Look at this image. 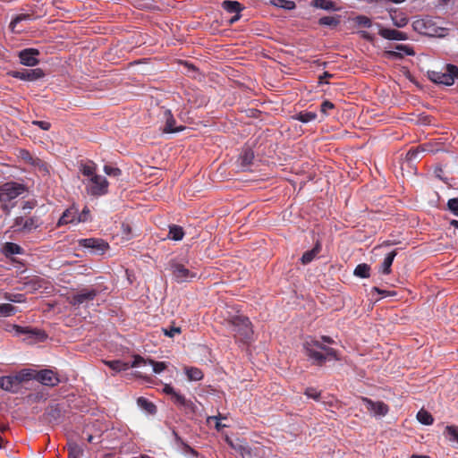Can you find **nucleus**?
<instances>
[{"label": "nucleus", "instance_id": "393cba45", "mask_svg": "<svg viewBox=\"0 0 458 458\" xmlns=\"http://www.w3.org/2000/svg\"><path fill=\"white\" fill-rule=\"evenodd\" d=\"M397 255V250H394L389 252L386 258L384 259L383 263L379 268V271L384 275H389L391 273V266L394 262L395 256Z\"/></svg>", "mask_w": 458, "mask_h": 458}, {"label": "nucleus", "instance_id": "de8ad7c7", "mask_svg": "<svg viewBox=\"0 0 458 458\" xmlns=\"http://www.w3.org/2000/svg\"><path fill=\"white\" fill-rule=\"evenodd\" d=\"M354 21L357 25L363 28H370L372 25L371 20L365 15H358L354 18Z\"/></svg>", "mask_w": 458, "mask_h": 458}, {"label": "nucleus", "instance_id": "2f4dec72", "mask_svg": "<svg viewBox=\"0 0 458 458\" xmlns=\"http://www.w3.org/2000/svg\"><path fill=\"white\" fill-rule=\"evenodd\" d=\"M320 250L321 245L319 242H317L312 250L303 253L301 259V263L304 265L310 263L315 259V257L320 252Z\"/></svg>", "mask_w": 458, "mask_h": 458}, {"label": "nucleus", "instance_id": "6e6552de", "mask_svg": "<svg viewBox=\"0 0 458 458\" xmlns=\"http://www.w3.org/2000/svg\"><path fill=\"white\" fill-rule=\"evenodd\" d=\"M77 242L80 247L89 249L91 254L102 255L109 249V244L100 238L79 239Z\"/></svg>", "mask_w": 458, "mask_h": 458}, {"label": "nucleus", "instance_id": "1a4fd4ad", "mask_svg": "<svg viewBox=\"0 0 458 458\" xmlns=\"http://www.w3.org/2000/svg\"><path fill=\"white\" fill-rule=\"evenodd\" d=\"M35 379L42 385L51 387L57 386L61 382L58 374L49 369L35 370Z\"/></svg>", "mask_w": 458, "mask_h": 458}, {"label": "nucleus", "instance_id": "7ed1b4c3", "mask_svg": "<svg viewBox=\"0 0 458 458\" xmlns=\"http://www.w3.org/2000/svg\"><path fill=\"white\" fill-rule=\"evenodd\" d=\"M228 326L236 341L249 344L252 340L253 330L247 317L234 316L228 321Z\"/></svg>", "mask_w": 458, "mask_h": 458}, {"label": "nucleus", "instance_id": "49530a36", "mask_svg": "<svg viewBox=\"0 0 458 458\" xmlns=\"http://www.w3.org/2000/svg\"><path fill=\"white\" fill-rule=\"evenodd\" d=\"M4 298L11 302L21 303L25 301V296L21 293H5Z\"/></svg>", "mask_w": 458, "mask_h": 458}, {"label": "nucleus", "instance_id": "5701e85b", "mask_svg": "<svg viewBox=\"0 0 458 458\" xmlns=\"http://www.w3.org/2000/svg\"><path fill=\"white\" fill-rule=\"evenodd\" d=\"M30 165H32L42 176L50 175L51 165L45 160L36 157Z\"/></svg>", "mask_w": 458, "mask_h": 458}, {"label": "nucleus", "instance_id": "58836bf2", "mask_svg": "<svg viewBox=\"0 0 458 458\" xmlns=\"http://www.w3.org/2000/svg\"><path fill=\"white\" fill-rule=\"evenodd\" d=\"M370 267L366 263L359 264L354 269V276L360 278H369V277Z\"/></svg>", "mask_w": 458, "mask_h": 458}, {"label": "nucleus", "instance_id": "f257e3e1", "mask_svg": "<svg viewBox=\"0 0 458 458\" xmlns=\"http://www.w3.org/2000/svg\"><path fill=\"white\" fill-rule=\"evenodd\" d=\"M304 353L313 365L323 366L327 360H339L337 352L320 341L308 337L303 343Z\"/></svg>", "mask_w": 458, "mask_h": 458}, {"label": "nucleus", "instance_id": "e2e57ef3", "mask_svg": "<svg viewBox=\"0 0 458 458\" xmlns=\"http://www.w3.org/2000/svg\"><path fill=\"white\" fill-rule=\"evenodd\" d=\"M28 399L32 402H38L41 399H45L44 394L42 393L30 394Z\"/></svg>", "mask_w": 458, "mask_h": 458}, {"label": "nucleus", "instance_id": "2eb2a0df", "mask_svg": "<svg viewBox=\"0 0 458 458\" xmlns=\"http://www.w3.org/2000/svg\"><path fill=\"white\" fill-rule=\"evenodd\" d=\"M0 388L12 394H18L20 392L21 386H19L14 376L9 375L0 377Z\"/></svg>", "mask_w": 458, "mask_h": 458}, {"label": "nucleus", "instance_id": "4be33fe9", "mask_svg": "<svg viewBox=\"0 0 458 458\" xmlns=\"http://www.w3.org/2000/svg\"><path fill=\"white\" fill-rule=\"evenodd\" d=\"M254 159L253 151L247 148L242 150L239 157L240 166L242 170H248Z\"/></svg>", "mask_w": 458, "mask_h": 458}, {"label": "nucleus", "instance_id": "b1692460", "mask_svg": "<svg viewBox=\"0 0 458 458\" xmlns=\"http://www.w3.org/2000/svg\"><path fill=\"white\" fill-rule=\"evenodd\" d=\"M13 376L21 386L22 383L35 379V370L31 369H23L16 372Z\"/></svg>", "mask_w": 458, "mask_h": 458}, {"label": "nucleus", "instance_id": "7c9ffc66", "mask_svg": "<svg viewBox=\"0 0 458 458\" xmlns=\"http://www.w3.org/2000/svg\"><path fill=\"white\" fill-rule=\"evenodd\" d=\"M137 404L148 414L153 415L157 412V406L145 397H139L137 399Z\"/></svg>", "mask_w": 458, "mask_h": 458}, {"label": "nucleus", "instance_id": "052dcab7", "mask_svg": "<svg viewBox=\"0 0 458 458\" xmlns=\"http://www.w3.org/2000/svg\"><path fill=\"white\" fill-rule=\"evenodd\" d=\"M146 364H148V360H145L144 358L140 357V356H137L135 357L132 364L131 365V367L134 368V367H140L141 365H146Z\"/></svg>", "mask_w": 458, "mask_h": 458}, {"label": "nucleus", "instance_id": "aec40b11", "mask_svg": "<svg viewBox=\"0 0 458 458\" xmlns=\"http://www.w3.org/2000/svg\"><path fill=\"white\" fill-rule=\"evenodd\" d=\"M395 50L397 51H387L386 55L388 57L402 59L404 55H414L415 52L411 47L409 45L398 44L395 46Z\"/></svg>", "mask_w": 458, "mask_h": 458}, {"label": "nucleus", "instance_id": "ea45409f", "mask_svg": "<svg viewBox=\"0 0 458 458\" xmlns=\"http://www.w3.org/2000/svg\"><path fill=\"white\" fill-rule=\"evenodd\" d=\"M106 364L110 369H112L113 370H114L116 372L127 370L130 368L128 363H125L120 360H108V361H106Z\"/></svg>", "mask_w": 458, "mask_h": 458}, {"label": "nucleus", "instance_id": "20e7f679", "mask_svg": "<svg viewBox=\"0 0 458 458\" xmlns=\"http://www.w3.org/2000/svg\"><path fill=\"white\" fill-rule=\"evenodd\" d=\"M428 77L436 84L452 86L458 79V67L454 64H449L440 71H428Z\"/></svg>", "mask_w": 458, "mask_h": 458}, {"label": "nucleus", "instance_id": "6e6d98bb", "mask_svg": "<svg viewBox=\"0 0 458 458\" xmlns=\"http://www.w3.org/2000/svg\"><path fill=\"white\" fill-rule=\"evenodd\" d=\"M334 108H335V105L331 101H329V100H325L320 105V111L325 115H327L328 114V111L332 110Z\"/></svg>", "mask_w": 458, "mask_h": 458}, {"label": "nucleus", "instance_id": "680f3d73", "mask_svg": "<svg viewBox=\"0 0 458 458\" xmlns=\"http://www.w3.org/2000/svg\"><path fill=\"white\" fill-rule=\"evenodd\" d=\"M33 124L38 126L40 129L44 131H48L51 127V123L47 121H34Z\"/></svg>", "mask_w": 458, "mask_h": 458}, {"label": "nucleus", "instance_id": "37998d69", "mask_svg": "<svg viewBox=\"0 0 458 458\" xmlns=\"http://www.w3.org/2000/svg\"><path fill=\"white\" fill-rule=\"evenodd\" d=\"M270 2L273 5L284 10H293L296 7L295 3L291 0H271Z\"/></svg>", "mask_w": 458, "mask_h": 458}, {"label": "nucleus", "instance_id": "39448f33", "mask_svg": "<svg viewBox=\"0 0 458 458\" xmlns=\"http://www.w3.org/2000/svg\"><path fill=\"white\" fill-rule=\"evenodd\" d=\"M42 225L43 222L38 216H28L24 215L16 216L11 227L14 232L30 233L39 228Z\"/></svg>", "mask_w": 458, "mask_h": 458}, {"label": "nucleus", "instance_id": "0eeeda50", "mask_svg": "<svg viewBox=\"0 0 458 458\" xmlns=\"http://www.w3.org/2000/svg\"><path fill=\"white\" fill-rule=\"evenodd\" d=\"M86 191L89 195L99 197L108 192L109 182L106 177L97 174L83 182Z\"/></svg>", "mask_w": 458, "mask_h": 458}, {"label": "nucleus", "instance_id": "f8f14e48", "mask_svg": "<svg viewBox=\"0 0 458 458\" xmlns=\"http://www.w3.org/2000/svg\"><path fill=\"white\" fill-rule=\"evenodd\" d=\"M98 293V292L96 289H81L71 297L70 303L72 306H80L85 302L93 301Z\"/></svg>", "mask_w": 458, "mask_h": 458}, {"label": "nucleus", "instance_id": "bb28decb", "mask_svg": "<svg viewBox=\"0 0 458 458\" xmlns=\"http://www.w3.org/2000/svg\"><path fill=\"white\" fill-rule=\"evenodd\" d=\"M3 253L5 257H11L16 254H22L23 249L14 242H5L3 246Z\"/></svg>", "mask_w": 458, "mask_h": 458}, {"label": "nucleus", "instance_id": "864d4df0", "mask_svg": "<svg viewBox=\"0 0 458 458\" xmlns=\"http://www.w3.org/2000/svg\"><path fill=\"white\" fill-rule=\"evenodd\" d=\"M90 220V210L89 208L86 206L84 207V208L81 210V212L80 213L78 211V219H77V222L79 223H84V222H87Z\"/></svg>", "mask_w": 458, "mask_h": 458}, {"label": "nucleus", "instance_id": "ddd939ff", "mask_svg": "<svg viewBox=\"0 0 458 458\" xmlns=\"http://www.w3.org/2000/svg\"><path fill=\"white\" fill-rule=\"evenodd\" d=\"M412 28L420 34L431 36L437 32L432 21L428 18L418 19L412 22Z\"/></svg>", "mask_w": 458, "mask_h": 458}, {"label": "nucleus", "instance_id": "c03bdc74", "mask_svg": "<svg viewBox=\"0 0 458 458\" xmlns=\"http://www.w3.org/2000/svg\"><path fill=\"white\" fill-rule=\"evenodd\" d=\"M18 157L23 160L25 163L31 165L36 157L30 154V152L25 148L18 149Z\"/></svg>", "mask_w": 458, "mask_h": 458}, {"label": "nucleus", "instance_id": "f3484780", "mask_svg": "<svg viewBox=\"0 0 458 458\" xmlns=\"http://www.w3.org/2000/svg\"><path fill=\"white\" fill-rule=\"evenodd\" d=\"M379 30L378 35L388 40H406L408 38L407 34L394 29L383 28L378 24Z\"/></svg>", "mask_w": 458, "mask_h": 458}, {"label": "nucleus", "instance_id": "6ab92c4d", "mask_svg": "<svg viewBox=\"0 0 458 458\" xmlns=\"http://www.w3.org/2000/svg\"><path fill=\"white\" fill-rule=\"evenodd\" d=\"M164 118L165 120V125L163 130L165 133H174L179 132L184 130L183 126L175 127L176 121L174 118V115L171 110L166 109L164 111Z\"/></svg>", "mask_w": 458, "mask_h": 458}, {"label": "nucleus", "instance_id": "423d86ee", "mask_svg": "<svg viewBox=\"0 0 458 458\" xmlns=\"http://www.w3.org/2000/svg\"><path fill=\"white\" fill-rule=\"evenodd\" d=\"M168 269L171 271L173 279L178 284L191 282L197 277L194 271L190 270L175 259L168 262Z\"/></svg>", "mask_w": 458, "mask_h": 458}, {"label": "nucleus", "instance_id": "e433bc0d", "mask_svg": "<svg viewBox=\"0 0 458 458\" xmlns=\"http://www.w3.org/2000/svg\"><path fill=\"white\" fill-rule=\"evenodd\" d=\"M186 376L191 381H199L203 378V372L199 368L191 367L185 370Z\"/></svg>", "mask_w": 458, "mask_h": 458}, {"label": "nucleus", "instance_id": "4468645a", "mask_svg": "<svg viewBox=\"0 0 458 458\" xmlns=\"http://www.w3.org/2000/svg\"><path fill=\"white\" fill-rule=\"evenodd\" d=\"M365 408L374 415L385 416L388 412V406L383 402H374L367 397H362Z\"/></svg>", "mask_w": 458, "mask_h": 458}, {"label": "nucleus", "instance_id": "8fccbe9b", "mask_svg": "<svg viewBox=\"0 0 458 458\" xmlns=\"http://www.w3.org/2000/svg\"><path fill=\"white\" fill-rule=\"evenodd\" d=\"M318 23L326 26H336L339 23V21L337 18L333 16H324L319 19Z\"/></svg>", "mask_w": 458, "mask_h": 458}, {"label": "nucleus", "instance_id": "bf43d9fd", "mask_svg": "<svg viewBox=\"0 0 458 458\" xmlns=\"http://www.w3.org/2000/svg\"><path fill=\"white\" fill-rule=\"evenodd\" d=\"M208 421L209 423H211L212 421L215 422V428L220 431L222 428H224L225 427V424H222L220 421H219V419L216 416H211V417H208Z\"/></svg>", "mask_w": 458, "mask_h": 458}, {"label": "nucleus", "instance_id": "a18cd8bd", "mask_svg": "<svg viewBox=\"0 0 458 458\" xmlns=\"http://www.w3.org/2000/svg\"><path fill=\"white\" fill-rule=\"evenodd\" d=\"M445 434L449 436L451 441H455L458 443V426L456 425H448L445 428Z\"/></svg>", "mask_w": 458, "mask_h": 458}, {"label": "nucleus", "instance_id": "4c0bfd02", "mask_svg": "<svg viewBox=\"0 0 458 458\" xmlns=\"http://www.w3.org/2000/svg\"><path fill=\"white\" fill-rule=\"evenodd\" d=\"M67 448L69 458H81L83 454V449L78 444L74 442L69 443Z\"/></svg>", "mask_w": 458, "mask_h": 458}, {"label": "nucleus", "instance_id": "f704fd0d", "mask_svg": "<svg viewBox=\"0 0 458 458\" xmlns=\"http://www.w3.org/2000/svg\"><path fill=\"white\" fill-rule=\"evenodd\" d=\"M317 118V113L310 111L300 112L293 116V119L300 121L303 123L314 121Z\"/></svg>", "mask_w": 458, "mask_h": 458}, {"label": "nucleus", "instance_id": "338daca9", "mask_svg": "<svg viewBox=\"0 0 458 458\" xmlns=\"http://www.w3.org/2000/svg\"><path fill=\"white\" fill-rule=\"evenodd\" d=\"M34 207H35V205H34L32 202H30V201H26V202L24 203V205H23L22 208H23V210H26V209H28V210H31V209H33V208H34Z\"/></svg>", "mask_w": 458, "mask_h": 458}, {"label": "nucleus", "instance_id": "473e14b6", "mask_svg": "<svg viewBox=\"0 0 458 458\" xmlns=\"http://www.w3.org/2000/svg\"><path fill=\"white\" fill-rule=\"evenodd\" d=\"M184 236V230L182 226L172 225H169L168 239L174 241H181Z\"/></svg>", "mask_w": 458, "mask_h": 458}, {"label": "nucleus", "instance_id": "9b49d317", "mask_svg": "<svg viewBox=\"0 0 458 458\" xmlns=\"http://www.w3.org/2000/svg\"><path fill=\"white\" fill-rule=\"evenodd\" d=\"M39 55L40 52L37 48H25L18 53V57L22 65L33 67L39 64Z\"/></svg>", "mask_w": 458, "mask_h": 458}, {"label": "nucleus", "instance_id": "cd10ccee", "mask_svg": "<svg viewBox=\"0 0 458 458\" xmlns=\"http://www.w3.org/2000/svg\"><path fill=\"white\" fill-rule=\"evenodd\" d=\"M31 20V15L27 13H21L16 15L10 22L9 28L13 33H21L23 30L18 29V24L22 21Z\"/></svg>", "mask_w": 458, "mask_h": 458}, {"label": "nucleus", "instance_id": "f03ea898", "mask_svg": "<svg viewBox=\"0 0 458 458\" xmlns=\"http://www.w3.org/2000/svg\"><path fill=\"white\" fill-rule=\"evenodd\" d=\"M24 191V185L15 182H8L0 186V208L5 215H9L14 207L13 200L21 195Z\"/></svg>", "mask_w": 458, "mask_h": 458}, {"label": "nucleus", "instance_id": "a878e982", "mask_svg": "<svg viewBox=\"0 0 458 458\" xmlns=\"http://www.w3.org/2000/svg\"><path fill=\"white\" fill-rule=\"evenodd\" d=\"M79 170L82 174V175L88 177V179L92 178L94 175H97V165L92 161L81 163L79 166Z\"/></svg>", "mask_w": 458, "mask_h": 458}, {"label": "nucleus", "instance_id": "c85d7f7f", "mask_svg": "<svg viewBox=\"0 0 458 458\" xmlns=\"http://www.w3.org/2000/svg\"><path fill=\"white\" fill-rule=\"evenodd\" d=\"M222 7L230 13H240L243 9V5L238 1L225 0L222 3Z\"/></svg>", "mask_w": 458, "mask_h": 458}, {"label": "nucleus", "instance_id": "603ef678", "mask_svg": "<svg viewBox=\"0 0 458 458\" xmlns=\"http://www.w3.org/2000/svg\"><path fill=\"white\" fill-rule=\"evenodd\" d=\"M423 148H420V147H417L415 148H411L407 154H406V159L408 161H414L416 160L420 154L423 151Z\"/></svg>", "mask_w": 458, "mask_h": 458}, {"label": "nucleus", "instance_id": "c756f323", "mask_svg": "<svg viewBox=\"0 0 458 458\" xmlns=\"http://www.w3.org/2000/svg\"><path fill=\"white\" fill-rule=\"evenodd\" d=\"M390 17L394 25L398 28H403L408 23V18L405 14L395 10L390 12Z\"/></svg>", "mask_w": 458, "mask_h": 458}, {"label": "nucleus", "instance_id": "c9c22d12", "mask_svg": "<svg viewBox=\"0 0 458 458\" xmlns=\"http://www.w3.org/2000/svg\"><path fill=\"white\" fill-rule=\"evenodd\" d=\"M172 399L176 405L181 407H184L186 409H191L193 407L192 402L187 400L184 395L177 392L172 396Z\"/></svg>", "mask_w": 458, "mask_h": 458}, {"label": "nucleus", "instance_id": "774afa93", "mask_svg": "<svg viewBox=\"0 0 458 458\" xmlns=\"http://www.w3.org/2000/svg\"><path fill=\"white\" fill-rule=\"evenodd\" d=\"M9 428L7 424L0 423V433L5 432Z\"/></svg>", "mask_w": 458, "mask_h": 458}, {"label": "nucleus", "instance_id": "412c9836", "mask_svg": "<svg viewBox=\"0 0 458 458\" xmlns=\"http://www.w3.org/2000/svg\"><path fill=\"white\" fill-rule=\"evenodd\" d=\"M62 414V409L59 404L49 405L45 411L46 420L50 423L57 422L61 419Z\"/></svg>", "mask_w": 458, "mask_h": 458}, {"label": "nucleus", "instance_id": "a19ab883", "mask_svg": "<svg viewBox=\"0 0 458 458\" xmlns=\"http://www.w3.org/2000/svg\"><path fill=\"white\" fill-rule=\"evenodd\" d=\"M417 420L423 425H431L434 422L432 415L423 409L418 411Z\"/></svg>", "mask_w": 458, "mask_h": 458}, {"label": "nucleus", "instance_id": "0e129e2a", "mask_svg": "<svg viewBox=\"0 0 458 458\" xmlns=\"http://www.w3.org/2000/svg\"><path fill=\"white\" fill-rule=\"evenodd\" d=\"M333 77V74L329 73L328 72H324L322 75L319 76V83H328L327 79H330Z\"/></svg>", "mask_w": 458, "mask_h": 458}, {"label": "nucleus", "instance_id": "69168bd1", "mask_svg": "<svg viewBox=\"0 0 458 458\" xmlns=\"http://www.w3.org/2000/svg\"><path fill=\"white\" fill-rule=\"evenodd\" d=\"M163 392L166 394L173 396L176 391L170 385H165Z\"/></svg>", "mask_w": 458, "mask_h": 458}, {"label": "nucleus", "instance_id": "9d476101", "mask_svg": "<svg viewBox=\"0 0 458 458\" xmlns=\"http://www.w3.org/2000/svg\"><path fill=\"white\" fill-rule=\"evenodd\" d=\"M8 74L13 78L26 81H35L39 79H42L45 76V72L41 68L22 71H12Z\"/></svg>", "mask_w": 458, "mask_h": 458}, {"label": "nucleus", "instance_id": "13d9d810", "mask_svg": "<svg viewBox=\"0 0 458 458\" xmlns=\"http://www.w3.org/2000/svg\"><path fill=\"white\" fill-rule=\"evenodd\" d=\"M305 394L310 397V398H312L314 400H318L320 396V393L317 391V389L315 388H312V387H309L305 390Z\"/></svg>", "mask_w": 458, "mask_h": 458}, {"label": "nucleus", "instance_id": "09e8293b", "mask_svg": "<svg viewBox=\"0 0 458 458\" xmlns=\"http://www.w3.org/2000/svg\"><path fill=\"white\" fill-rule=\"evenodd\" d=\"M148 364L150 366H152L153 368V371L156 373V374H159L161 373L162 371H164L167 365L165 362L164 361H155L153 360H148Z\"/></svg>", "mask_w": 458, "mask_h": 458}, {"label": "nucleus", "instance_id": "3c124183", "mask_svg": "<svg viewBox=\"0 0 458 458\" xmlns=\"http://www.w3.org/2000/svg\"><path fill=\"white\" fill-rule=\"evenodd\" d=\"M104 172L111 177H119L122 174V171L118 167H114L108 165L104 166Z\"/></svg>", "mask_w": 458, "mask_h": 458}, {"label": "nucleus", "instance_id": "a211bd4d", "mask_svg": "<svg viewBox=\"0 0 458 458\" xmlns=\"http://www.w3.org/2000/svg\"><path fill=\"white\" fill-rule=\"evenodd\" d=\"M14 329L17 334L28 335L29 338L36 339L38 341H44L47 337L44 331L29 327H23L15 325Z\"/></svg>", "mask_w": 458, "mask_h": 458}, {"label": "nucleus", "instance_id": "4d7b16f0", "mask_svg": "<svg viewBox=\"0 0 458 458\" xmlns=\"http://www.w3.org/2000/svg\"><path fill=\"white\" fill-rule=\"evenodd\" d=\"M448 208L458 216V198L450 199L447 202Z\"/></svg>", "mask_w": 458, "mask_h": 458}, {"label": "nucleus", "instance_id": "5fc2aeb1", "mask_svg": "<svg viewBox=\"0 0 458 458\" xmlns=\"http://www.w3.org/2000/svg\"><path fill=\"white\" fill-rule=\"evenodd\" d=\"M164 335L168 337H174L175 335L181 333V327L171 326L169 328H163Z\"/></svg>", "mask_w": 458, "mask_h": 458}, {"label": "nucleus", "instance_id": "72a5a7b5", "mask_svg": "<svg viewBox=\"0 0 458 458\" xmlns=\"http://www.w3.org/2000/svg\"><path fill=\"white\" fill-rule=\"evenodd\" d=\"M311 5L313 7L323 9L327 11H336L338 8L335 6V4L331 0H313L311 2Z\"/></svg>", "mask_w": 458, "mask_h": 458}, {"label": "nucleus", "instance_id": "79ce46f5", "mask_svg": "<svg viewBox=\"0 0 458 458\" xmlns=\"http://www.w3.org/2000/svg\"><path fill=\"white\" fill-rule=\"evenodd\" d=\"M17 311V308L10 303L0 304V317H11Z\"/></svg>", "mask_w": 458, "mask_h": 458}, {"label": "nucleus", "instance_id": "dca6fc26", "mask_svg": "<svg viewBox=\"0 0 458 458\" xmlns=\"http://www.w3.org/2000/svg\"><path fill=\"white\" fill-rule=\"evenodd\" d=\"M78 208L75 206H72L65 209L61 217L57 222V226H63L68 224H78Z\"/></svg>", "mask_w": 458, "mask_h": 458}]
</instances>
